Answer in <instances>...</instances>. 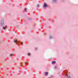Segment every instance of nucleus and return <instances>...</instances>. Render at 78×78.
<instances>
[{
	"label": "nucleus",
	"mask_w": 78,
	"mask_h": 78,
	"mask_svg": "<svg viewBox=\"0 0 78 78\" xmlns=\"http://www.w3.org/2000/svg\"><path fill=\"white\" fill-rule=\"evenodd\" d=\"M1 26H3L4 24V23L3 22V19L2 20L1 22Z\"/></svg>",
	"instance_id": "f257e3e1"
},
{
	"label": "nucleus",
	"mask_w": 78,
	"mask_h": 78,
	"mask_svg": "<svg viewBox=\"0 0 78 78\" xmlns=\"http://www.w3.org/2000/svg\"><path fill=\"white\" fill-rule=\"evenodd\" d=\"M20 42V41H18L17 40H16L14 41V43H16V44H19Z\"/></svg>",
	"instance_id": "f03ea898"
},
{
	"label": "nucleus",
	"mask_w": 78,
	"mask_h": 78,
	"mask_svg": "<svg viewBox=\"0 0 78 78\" xmlns=\"http://www.w3.org/2000/svg\"><path fill=\"white\" fill-rule=\"evenodd\" d=\"M43 6L44 8H46V7H47V4L44 3Z\"/></svg>",
	"instance_id": "7ed1b4c3"
},
{
	"label": "nucleus",
	"mask_w": 78,
	"mask_h": 78,
	"mask_svg": "<svg viewBox=\"0 0 78 78\" xmlns=\"http://www.w3.org/2000/svg\"><path fill=\"white\" fill-rule=\"evenodd\" d=\"M56 62L54 61L52 62V64H55Z\"/></svg>",
	"instance_id": "20e7f679"
},
{
	"label": "nucleus",
	"mask_w": 78,
	"mask_h": 78,
	"mask_svg": "<svg viewBox=\"0 0 78 78\" xmlns=\"http://www.w3.org/2000/svg\"><path fill=\"white\" fill-rule=\"evenodd\" d=\"M7 28V27L5 26V27H3V29H4V30H5V29H6V28Z\"/></svg>",
	"instance_id": "39448f33"
},
{
	"label": "nucleus",
	"mask_w": 78,
	"mask_h": 78,
	"mask_svg": "<svg viewBox=\"0 0 78 78\" xmlns=\"http://www.w3.org/2000/svg\"><path fill=\"white\" fill-rule=\"evenodd\" d=\"M45 75H48V73L47 72L46 73H45Z\"/></svg>",
	"instance_id": "423d86ee"
},
{
	"label": "nucleus",
	"mask_w": 78,
	"mask_h": 78,
	"mask_svg": "<svg viewBox=\"0 0 78 78\" xmlns=\"http://www.w3.org/2000/svg\"><path fill=\"white\" fill-rule=\"evenodd\" d=\"M66 75L67 76V77H68V78H70V77H69V76H68V75H67V74H66Z\"/></svg>",
	"instance_id": "0eeeda50"
},
{
	"label": "nucleus",
	"mask_w": 78,
	"mask_h": 78,
	"mask_svg": "<svg viewBox=\"0 0 78 78\" xmlns=\"http://www.w3.org/2000/svg\"><path fill=\"white\" fill-rule=\"evenodd\" d=\"M12 56H13V54H11L10 55V57H12Z\"/></svg>",
	"instance_id": "6e6552de"
},
{
	"label": "nucleus",
	"mask_w": 78,
	"mask_h": 78,
	"mask_svg": "<svg viewBox=\"0 0 78 78\" xmlns=\"http://www.w3.org/2000/svg\"><path fill=\"white\" fill-rule=\"evenodd\" d=\"M37 6V8H39V5H38Z\"/></svg>",
	"instance_id": "1a4fd4ad"
},
{
	"label": "nucleus",
	"mask_w": 78,
	"mask_h": 78,
	"mask_svg": "<svg viewBox=\"0 0 78 78\" xmlns=\"http://www.w3.org/2000/svg\"><path fill=\"white\" fill-rule=\"evenodd\" d=\"M25 12H27V9H25Z\"/></svg>",
	"instance_id": "9d476101"
},
{
	"label": "nucleus",
	"mask_w": 78,
	"mask_h": 78,
	"mask_svg": "<svg viewBox=\"0 0 78 78\" xmlns=\"http://www.w3.org/2000/svg\"><path fill=\"white\" fill-rule=\"evenodd\" d=\"M50 39H51V38H52V36H50Z\"/></svg>",
	"instance_id": "9b49d317"
},
{
	"label": "nucleus",
	"mask_w": 78,
	"mask_h": 78,
	"mask_svg": "<svg viewBox=\"0 0 78 78\" xmlns=\"http://www.w3.org/2000/svg\"><path fill=\"white\" fill-rule=\"evenodd\" d=\"M56 1V0H53V2H55Z\"/></svg>",
	"instance_id": "f8f14e48"
},
{
	"label": "nucleus",
	"mask_w": 78,
	"mask_h": 78,
	"mask_svg": "<svg viewBox=\"0 0 78 78\" xmlns=\"http://www.w3.org/2000/svg\"><path fill=\"white\" fill-rule=\"evenodd\" d=\"M23 44V43H22V42H21V45H22V44Z\"/></svg>",
	"instance_id": "ddd939ff"
},
{
	"label": "nucleus",
	"mask_w": 78,
	"mask_h": 78,
	"mask_svg": "<svg viewBox=\"0 0 78 78\" xmlns=\"http://www.w3.org/2000/svg\"><path fill=\"white\" fill-rule=\"evenodd\" d=\"M28 56H30V53H29L28 54Z\"/></svg>",
	"instance_id": "4468645a"
},
{
	"label": "nucleus",
	"mask_w": 78,
	"mask_h": 78,
	"mask_svg": "<svg viewBox=\"0 0 78 78\" xmlns=\"http://www.w3.org/2000/svg\"><path fill=\"white\" fill-rule=\"evenodd\" d=\"M35 49H36V50L37 49V48H36Z\"/></svg>",
	"instance_id": "2eb2a0df"
}]
</instances>
